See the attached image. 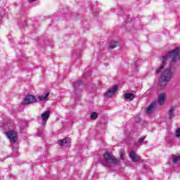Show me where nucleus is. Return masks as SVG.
Wrapping results in <instances>:
<instances>
[{
  "mask_svg": "<svg viewBox=\"0 0 180 180\" xmlns=\"http://www.w3.org/2000/svg\"><path fill=\"white\" fill-rule=\"evenodd\" d=\"M179 51L180 49L179 48H176L171 51H169L167 55L164 56L162 57V65L156 70L155 72L156 74H160L162 70H164V67H165L167 64V61H168V58H171L172 63H176L178 60L180 58L179 56Z\"/></svg>",
  "mask_w": 180,
  "mask_h": 180,
  "instance_id": "f257e3e1",
  "label": "nucleus"
},
{
  "mask_svg": "<svg viewBox=\"0 0 180 180\" xmlns=\"http://www.w3.org/2000/svg\"><path fill=\"white\" fill-rule=\"evenodd\" d=\"M173 77L174 71H172L170 68H166L163 72H162L159 78V84L160 86H167L169 81H171Z\"/></svg>",
  "mask_w": 180,
  "mask_h": 180,
  "instance_id": "f03ea898",
  "label": "nucleus"
},
{
  "mask_svg": "<svg viewBox=\"0 0 180 180\" xmlns=\"http://www.w3.org/2000/svg\"><path fill=\"white\" fill-rule=\"evenodd\" d=\"M103 157L106 164L111 165H116V164H117V159L111 153H106L103 155Z\"/></svg>",
  "mask_w": 180,
  "mask_h": 180,
  "instance_id": "7ed1b4c3",
  "label": "nucleus"
},
{
  "mask_svg": "<svg viewBox=\"0 0 180 180\" xmlns=\"http://www.w3.org/2000/svg\"><path fill=\"white\" fill-rule=\"evenodd\" d=\"M37 102V99L36 98V96L29 94L23 98L22 103L24 105H29L30 103H36Z\"/></svg>",
  "mask_w": 180,
  "mask_h": 180,
  "instance_id": "20e7f679",
  "label": "nucleus"
},
{
  "mask_svg": "<svg viewBox=\"0 0 180 180\" xmlns=\"http://www.w3.org/2000/svg\"><path fill=\"white\" fill-rule=\"evenodd\" d=\"M5 134L6 137L9 139V140H11V141H12L13 143H15L18 139V134L16 133V131L13 130H10V131H6Z\"/></svg>",
  "mask_w": 180,
  "mask_h": 180,
  "instance_id": "39448f33",
  "label": "nucleus"
},
{
  "mask_svg": "<svg viewBox=\"0 0 180 180\" xmlns=\"http://www.w3.org/2000/svg\"><path fill=\"white\" fill-rule=\"evenodd\" d=\"M73 88L75 89V94L81 92L82 91V82L81 80H77L72 84Z\"/></svg>",
  "mask_w": 180,
  "mask_h": 180,
  "instance_id": "423d86ee",
  "label": "nucleus"
},
{
  "mask_svg": "<svg viewBox=\"0 0 180 180\" xmlns=\"http://www.w3.org/2000/svg\"><path fill=\"white\" fill-rule=\"evenodd\" d=\"M117 91V85L112 86L107 92L105 93L106 98H112Z\"/></svg>",
  "mask_w": 180,
  "mask_h": 180,
  "instance_id": "0eeeda50",
  "label": "nucleus"
},
{
  "mask_svg": "<svg viewBox=\"0 0 180 180\" xmlns=\"http://www.w3.org/2000/svg\"><path fill=\"white\" fill-rule=\"evenodd\" d=\"M129 158H131L133 162H139V161L140 160V156H139V155H137V153H136L134 150H131L129 153Z\"/></svg>",
  "mask_w": 180,
  "mask_h": 180,
  "instance_id": "6e6552de",
  "label": "nucleus"
},
{
  "mask_svg": "<svg viewBox=\"0 0 180 180\" xmlns=\"http://www.w3.org/2000/svg\"><path fill=\"white\" fill-rule=\"evenodd\" d=\"M157 108V102L153 101L152 103L147 108L146 113L148 115H151L154 112V109Z\"/></svg>",
  "mask_w": 180,
  "mask_h": 180,
  "instance_id": "1a4fd4ad",
  "label": "nucleus"
},
{
  "mask_svg": "<svg viewBox=\"0 0 180 180\" xmlns=\"http://www.w3.org/2000/svg\"><path fill=\"white\" fill-rule=\"evenodd\" d=\"M41 117L42 119V123H46V122H47V120H49V117H50V111L46 110V111L44 112L41 115Z\"/></svg>",
  "mask_w": 180,
  "mask_h": 180,
  "instance_id": "9d476101",
  "label": "nucleus"
},
{
  "mask_svg": "<svg viewBox=\"0 0 180 180\" xmlns=\"http://www.w3.org/2000/svg\"><path fill=\"white\" fill-rule=\"evenodd\" d=\"M175 109H176V106H172L169 108L168 111L169 119H174L175 117Z\"/></svg>",
  "mask_w": 180,
  "mask_h": 180,
  "instance_id": "9b49d317",
  "label": "nucleus"
},
{
  "mask_svg": "<svg viewBox=\"0 0 180 180\" xmlns=\"http://www.w3.org/2000/svg\"><path fill=\"white\" fill-rule=\"evenodd\" d=\"M165 97L166 96L165 93H162L159 95L158 99V102L159 105H164V103L165 102Z\"/></svg>",
  "mask_w": 180,
  "mask_h": 180,
  "instance_id": "f8f14e48",
  "label": "nucleus"
},
{
  "mask_svg": "<svg viewBox=\"0 0 180 180\" xmlns=\"http://www.w3.org/2000/svg\"><path fill=\"white\" fill-rule=\"evenodd\" d=\"M124 98L127 101H133L134 98H136V95L131 94V93H127L124 95Z\"/></svg>",
  "mask_w": 180,
  "mask_h": 180,
  "instance_id": "ddd939ff",
  "label": "nucleus"
},
{
  "mask_svg": "<svg viewBox=\"0 0 180 180\" xmlns=\"http://www.w3.org/2000/svg\"><path fill=\"white\" fill-rule=\"evenodd\" d=\"M117 46H119V42L116 41H112L110 42L108 49L109 50H113V49H116Z\"/></svg>",
  "mask_w": 180,
  "mask_h": 180,
  "instance_id": "4468645a",
  "label": "nucleus"
},
{
  "mask_svg": "<svg viewBox=\"0 0 180 180\" xmlns=\"http://www.w3.org/2000/svg\"><path fill=\"white\" fill-rule=\"evenodd\" d=\"M68 141H70V139L65 138L64 139H60L58 141V143L59 146H65V144H67V143H68Z\"/></svg>",
  "mask_w": 180,
  "mask_h": 180,
  "instance_id": "2eb2a0df",
  "label": "nucleus"
},
{
  "mask_svg": "<svg viewBox=\"0 0 180 180\" xmlns=\"http://www.w3.org/2000/svg\"><path fill=\"white\" fill-rule=\"evenodd\" d=\"M49 97V93L46 94L44 96L41 95L38 96V99L40 101H47V98Z\"/></svg>",
  "mask_w": 180,
  "mask_h": 180,
  "instance_id": "dca6fc26",
  "label": "nucleus"
},
{
  "mask_svg": "<svg viewBox=\"0 0 180 180\" xmlns=\"http://www.w3.org/2000/svg\"><path fill=\"white\" fill-rule=\"evenodd\" d=\"M97 117H98V112H92L90 116V119H91V120H95Z\"/></svg>",
  "mask_w": 180,
  "mask_h": 180,
  "instance_id": "f3484780",
  "label": "nucleus"
},
{
  "mask_svg": "<svg viewBox=\"0 0 180 180\" xmlns=\"http://www.w3.org/2000/svg\"><path fill=\"white\" fill-rule=\"evenodd\" d=\"M178 161H180V155L175 156L173 158V159H172L173 164H176V162H178Z\"/></svg>",
  "mask_w": 180,
  "mask_h": 180,
  "instance_id": "a211bd4d",
  "label": "nucleus"
},
{
  "mask_svg": "<svg viewBox=\"0 0 180 180\" xmlns=\"http://www.w3.org/2000/svg\"><path fill=\"white\" fill-rule=\"evenodd\" d=\"M176 136L177 137H180V128L177 129V130L176 131Z\"/></svg>",
  "mask_w": 180,
  "mask_h": 180,
  "instance_id": "6ab92c4d",
  "label": "nucleus"
},
{
  "mask_svg": "<svg viewBox=\"0 0 180 180\" xmlns=\"http://www.w3.org/2000/svg\"><path fill=\"white\" fill-rule=\"evenodd\" d=\"M146 139V136L143 137V138H141L139 139V143L140 144H143V143H144V140Z\"/></svg>",
  "mask_w": 180,
  "mask_h": 180,
  "instance_id": "aec40b11",
  "label": "nucleus"
},
{
  "mask_svg": "<svg viewBox=\"0 0 180 180\" xmlns=\"http://www.w3.org/2000/svg\"><path fill=\"white\" fill-rule=\"evenodd\" d=\"M120 160H124V158L123 157V153H120Z\"/></svg>",
  "mask_w": 180,
  "mask_h": 180,
  "instance_id": "412c9836",
  "label": "nucleus"
},
{
  "mask_svg": "<svg viewBox=\"0 0 180 180\" xmlns=\"http://www.w3.org/2000/svg\"><path fill=\"white\" fill-rule=\"evenodd\" d=\"M38 136H39V137H40V136H41V132H39Z\"/></svg>",
  "mask_w": 180,
  "mask_h": 180,
  "instance_id": "4be33fe9",
  "label": "nucleus"
},
{
  "mask_svg": "<svg viewBox=\"0 0 180 180\" xmlns=\"http://www.w3.org/2000/svg\"><path fill=\"white\" fill-rule=\"evenodd\" d=\"M134 65H135V67H137V62L134 63Z\"/></svg>",
  "mask_w": 180,
  "mask_h": 180,
  "instance_id": "5701e85b",
  "label": "nucleus"
},
{
  "mask_svg": "<svg viewBox=\"0 0 180 180\" xmlns=\"http://www.w3.org/2000/svg\"><path fill=\"white\" fill-rule=\"evenodd\" d=\"M36 0H30V2H34Z\"/></svg>",
  "mask_w": 180,
  "mask_h": 180,
  "instance_id": "b1692460",
  "label": "nucleus"
},
{
  "mask_svg": "<svg viewBox=\"0 0 180 180\" xmlns=\"http://www.w3.org/2000/svg\"><path fill=\"white\" fill-rule=\"evenodd\" d=\"M130 21H131V18H130V20H129Z\"/></svg>",
  "mask_w": 180,
  "mask_h": 180,
  "instance_id": "393cba45",
  "label": "nucleus"
}]
</instances>
